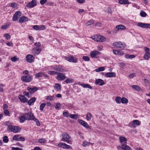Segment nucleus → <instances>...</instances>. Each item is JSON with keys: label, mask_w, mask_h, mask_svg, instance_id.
<instances>
[{"label": "nucleus", "mask_w": 150, "mask_h": 150, "mask_svg": "<svg viewBox=\"0 0 150 150\" xmlns=\"http://www.w3.org/2000/svg\"><path fill=\"white\" fill-rule=\"evenodd\" d=\"M121 148L123 150H132L130 147L125 144L121 145Z\"/></svg>", "instance_id": "22"}, {"label": "nucleus", "mask_w": 150, "mask_h": 150, "mask_svg": "<svg viewBox=\"0 0 150 150\" xmlns=\"http://www.w3.org/2000/svg\"><path fill=\"white\" fill-rule=\"evenodd\" d=\"M118 3L121 4H130L128 0H120Z\"/></svg>", "instance_id": "27"}, {"label": "nucleus", "mask_w": 150, "mask_h": 150, "mask_svg": "<svg viewBox=\"0 0 150 150\" xmlns=\"http://www.w3.org/2000/svg\"><path fill=\"white\" fill-rule=\"evenodd\" d=\"M113 46L118 48H123L125 47L126 45L125 43H122L120 42H117L114 43Z\"/></svg>", "instance_id": "6"}, {"label": "nucleus", "mask_w": 150, "mask_h": 150, "mask_svg": "<svg viewBox=\"0 0 150 150\" xmlns=\"http://www.w3.org/2000/svg\"><path fill=\"white\" fill-rule=\"evenodd\" d=\"M121 98L120 97H117L115 98V101L117 103H120L121 102Z\"/></svg>", "instance_id": "44"}, {"label": "nucleus", "mask_w": 150, "mask_h": 150, "mask_svg": "<svg viewBox=\"0 0 150 150\" xmlns=\"http://www.w3.org/2000/svg\"><path fill=\"white\" fill-rule=\"evenodd\" d=\"M92 116V114L90 112H87L86 115V118L87 120H90Z\"/></svg>", "instance_id": "32"}, {"label": "nucleus", "mask_w": 150, "mask_h": 150, "mask_svg": "<svg viewBox=\"0 0 150 150\" xmlns=\"http://www.w3.org/2000/svg\"><path fill=\"white\" fill-rule=\"evenodd\" d=\"M52 69L60 72H62L64 71V69L62 68V66L60 65L55 66Z\"/></svg>", "instance_id": "14"}, {"label": "nucleus", "mask_w": 150, "mask_h": 150, "mask_svg": "<svg viewBox=\"0 0 150 150\" xmlns=\"http://www.w3.org/2000/svg\"><path fill=\"white\" fill-rule=\"evenodd\" d=\"M66 77V76H65L64 74L62 73L58 72L56 79L58 80L63 81L64 80Z\"/></svg>", "instance_id": "11"}, {"label": "nucleus", "mask_w": 150, "mask_h": 150, "mask_svg": "<svg viewBox=\"0 0 150 150\" xmlns=\"http://www.w3.org/2000/svg\"><path fill=\"white\" fill-rule=\"evenodd\" d=\"M42 76L45 77L47 78H49V76L48 75L42 72H39L35 75V77L37 78L42 77Z\"/></svg>", "instance_id": "17"}, {"label": "nucleus", "mask_w": 150, "mask_h": 150, "mask_svg": "<svg viewBox=\"0 0 150 150\" xmlns=\"http://www.w3.org/2000/svg\"><path fill=\"white\" fill-rule=\"evenodd\" d=\"M46 105V104L45 103H42L40 105V110L41 111H43L44 108L45 107Z\"/></svg>", "instance_id": "46"}, {"label": "nucleus", "mask_w": 150, "mask_h": 150, "mask_svg": "<svg viewBox=\"0 0 150 150\" xmlns=\"http://www.w3.org/2000/svg\"><path fill=\"white\" fill-rule=\"evenodd\" d=\"M91 144V143L90 142L84 141L83 142V143L82 145L83 147H86V146L89 145Z\"/></svg>", "instance_id": "41"}, {"label": "nucleus", "mask_w": 150, "mask_h": 150, "mask_svg": "<svg viewBox=\"0 0 150 150\" xmlns=\"http://www.w3.org/2000/svg\"><path fill=\"white\" fill-rule=\"evenodd\" d=\"M137 25L139 27H140L143 28H146V23H138Z\"/></svg>", "instance_id": "34"}, {"label": "nucleus", "mask_w": 150, "mask_h": 150, "mask_svg": "<svg viewBox=\"0 0 150 150\" xmlns=\"http://www.w3.org/2000/svg\"><path fill=\"white\" fill-rule=\"evenodd\" d=\"M18 97L20 101L23 103H25L28 101L27 98L23 95H19Z\"/></svg>", "instance_id": "19"}, {"label": "nucleus", "mask_w": 150, "mask_h": 150, "mask_svg": "<svg viewBox=\"0 0 150 150\" xmlns=\"http://www.w3.org/2000/svg\"><path fill=\"white\" fill-rule=\"evenodd\" d=\"M63 115L64 116L66 117H68L69 115V113L67 112H63Z\"/></svg>", "instance_id": "60"}, {"label": "nucleus", "mask_w": 150, "mask_h": 150, "mask_svg": "<svg viewBox=\"0 0 150 150\" xmlns=\"http://www.w3.org/2000/svg\"><path fill=\"white\" fill-rule=\"evenodd\" d=\"M54 96H49L47 97V100H52L54 99Z\"/></svg>", "instance_id": "47"}, {"label": "nucleus", "mask_w": 150, "mask_h": 150, "mask_svg": "<svg viewBox=\"0 0 150 150\" xmlns=\"http://www.w3.org/2000/svg\"><path fill=\"white\" fill-rule=\"evenodd\" d=\"M135 76V73H131L129 75V77L130 79H131L134 77Z\"/></svg>", "instance_id": "57"}, {"label": "nucleus", "mask_w": 150, "mask_h": 150, "mask_svg": "<svg viewBox=\"0 0 150 150\" xmlns=\"http://www.w3.org/2000/svg\"><path fill=\"white\" fill-rule=\"evenodd\" d=\"M19 119L20 120V121L21 122H23L25 120H26V118L24 115V113L23 114V115L19 117Z\"/></svg>", "instance_id": "36"}, {"label": "nucleus", "mask_w": 150, "mask_h": 150, "mask_svg": "<svg viewBox=\"0 0 150 150\" xmlns=\"http://www.w3.org/2000/svg\"><path fill=\"white\" fill-rule=\"evenodd\" d=\"M92 39L97 42H103L105 40V38L104 37L99 35L93 36Z\"/></svg>", "instance_id": "1"}, {"label": "nucleus", "mask_w": 150, "mask_h": 150, "mask_svg": "<svg viewBox=\"0 0 150 150\" xmlns=\"http://www.w3.org/2000/svg\"><path fill=\"white\" fill-rule=\"evenodd\" d=\"M140 123L137 120H134L132 122H130L128 124V126L131 127L135 128L136 126L140 125Z\"/></svg>", "instance_id": "8"}, {"label": "nucleus", "mask_w": 150, "mask_h": 150, "mask_svg": "<svg viewBox=\"0 0 150 150\" xmlns=\"http://www.w3.org/2000/svg\"><path fill=\"white\" fill-rule=\"evenodd\" d=\"M21 80L25 82H30L33 80V76L30 75L23 76L21 77Z\"/></svg>", "instance_id": "3"}, {"label": "nucleus", "mask_w": 150, "mask_h": 150, "mask_svg": "<svg viewBox=\"0 0 150 150\" xmlns=\"http://www.w3.org/2000/svg\"><path fill=\"white\" fill-rule=\"evenodd\" d=\"M94 23V21L92 19H91L86 23V25L87 26H88L91 24H93Z\"/></svg>", "instance_id": "43"}, {"label": "nucleus", "mask_w": 150, "mask_h": 150, "mask_svg": "<svg viewBox=\"0 0 150 150\" xmlns=\"http://www.w3.org/2000/svg\"><path fill=\"white\" fill-rule=\"evenodd\" d=\"M18 137H19L18 135H15L13 137V140H16V141H18Z\"/></svg>", "instance_id": "61"}, {"label": "nucleus", "mask_w": 150, "mask_h": 150, "mask_svg": "<svg viewBox=\"0 0 150 150\" xmlns=\"http://www.w3.org/2000/svg\"><path fill=\"white\" fill-rule=\"evenodd\" d=\"M121 102L122 103H127L128 102V100L125 98H122L121 99Z\"/></svg>", "instance_id": "42"}, {"label": "nucleus", "mask_w": 150, "mask_h": 150, "mask_svg": "<svg viewBox=\"0 0 150 150\" xmlns=\"http://www.w3.org/2000/svg\"><path fill=\"white\" fill-rule=\"evenodd\" d=\"M22 13L20 11H18L16 12L13 15L12 20L13 21H16L18 19L21 15Z\"/></svg>", "instance_id": "10"}, {"label": "nucleus", "mask_w": 150, "mask_h": 150, "mask_svg": "<svg viewBox=\"0 0 150 150\" xmlns=\"http://www.w3.org/2000/svg\"><path fill=\"white\" fill-rule=\"evenodd\" d=\"M95 83L96 84H99V85L101 86L103 85L105 83L101 79H96L95 81Z\"/></svg>", "instance_id": "25"}, {"label": "nucleus", "mask_w": 150, "mask_h": 150, "mask_svg": "<svg viewBox=\"0 0 150 150\" xmlns=\"http://www.w3.org/2000/svg\"><path fill=\"white\" fill-rule=\"evenodd\" d=\"M83 59L85 61H88L90 60L89 58L87 56H83L82 57Z\"/></svg>", "instance_id": "49"}, {"label": "nucleus", "mask_w": 150, "mask_h": 150, "mask_svg": "<svg viewBox=\"0 0 150 150\" xmlns=\"http://www.w3.org/2000/svg\"><path fill=\"white\" fill-rule=\"evenodd\" d=\"M100 52L97 51L95 50L91 52L90 53L91 57H95L97 55L100 54Z\"/></svg>", "instance_id": "18"}, {"label": "nucleus", "mask_w": 150, "mask_h": 150, "mask_svg": "<svg viewBox=\"0 0 150 150\" xmlns=\"http://www.w3.org/2000/svg\"><path fill=\"white\" fill-rule=\"evenodd\" d=\"M113 53L115 55H122L124 54V53L120 50H113Z\"/></svg>", "instance_id": "24"}, {"label": "nucleus", "mask_w": 150, "mask_h": 150, "mask_svg": "<svg viewBox=\"0 0 150 150\" xmlns=\"http://www.w3.org/2000/svg\"><path fill=\"white\" fill-rule=\"evenodd\" d=\"M27 89L30 93H33L37 91L38 90V88L36 87H34L33 88L28 87L27 88Z\"/></svg>", "instance_id": "21"}, {"label": "nucleus", "mask_w": 150, "mask_h": 150, "mask_svg": "<svg viewBox=\"0 0 150 150\" xmlns=\"http://www.w3.org/2000/svg\"><path fill=\"white\" fill-rule=\"evenodd\" d=\"M24 115L26 118V120H33L35 116L33 113L31 112L24 113Z\"/></svg>", "instance_id": "5"}, {"label": "nucleus", "mask_w": 150, "mask_h": 150, "mask_svg": "<svg viewBox=\"0 0 150 150\" xmlns=\"http://www.w3.org/2000/svg\"><path fill=\"white\" fill-rule=\"evenodd\" d=\"M46 28L45 26L43 25H39V30H43Z\"/></svg>", "instance_id": "56"}, {"label": "nucleus", "mask_w": 150, "mask_h": 150, "mask_svg": "<svg viewBox=\"0 0 150 150\" xmlns=\"http://www.w3.org/2000/svg\"><path fill=\"white\" fill-rule=\"evenodd\" d=\"M116 28L118 30H123L125 29V26L122 25H119L116 26Z\"/></svg>", "instance_id": "29"}, {"label": "nucleus", "mask_w": 150, "mask_h": 150, "mask_svg": "<svg viewBox=\"0 0 150 150\" xmlns=\"http://www.w3.org/2000/svg\"><path fill=\"white\" fill-rule=\"evenodd\" d=\"M33 28L34 29L36 30H39V25H35L33 26Z\"/></svg>", "instance_id": "62"}, {"label": "nucleus", "mask_w": 150, "mask_h": 150, "mask_svg": "<svg viewBox=\"0 0 150 150\" xmlns=\"http://www.w3.org/2000/svg\"><path fill=\"white\" fill-rule=\"evenodd\" d=\"M132 88L135 90L138 91L141 90V88L140 87L137 85H133L132 86Z\"/></svg>", "instance_id": "37"}, {"label": "nucleus", "mask_w": 150, "mask_h": 150, "mask_svg": "<svg viewBox=\"0 0 150 150\" xmlns=\"http://www.w3.org/2000/svg\"><path fill=\"white\" fill-rule=\"evenodd\" d=\"M61 106V105L60 103H56L55 108L56 110H58L59 109Z\"/></svg>", "instance_id": "52"}, {"label": "nucleus", "mask_w": 150, "mask_h": 150, "mask_svg": "<svg viewBox=\"0 0 150 150\" xmlns=\"http://www.w3.org/2000/svg\"><path fill=\"white\" fill-rule=\"evenodd\" d=\"M64 58L66 60L70 62H73L74 63L77 62V59L75 58L73 56L65 57Z\"/></svg>", "instance_id": "9"}, {"label": "nucleus", "mask_w": 150, "mask_h": 150, "mask_svg": "<svg viewBox=\"0 0 150 150\" xmlns=\"http://www.w3.org/2000/svg\"><path fill=\"white\" fill-rule=\"evenodd\" d=\"M11 7L13 8L17 9L18 8L17 4L15 2L12 3L10 5Z\"/></svg>", "instance_id": "39"}, {"label": "nucleus", "mask_w": 150, "mask_h": 150, "mask_svg": "<svg viewBox=\"0 0 150 150\" xmlns=\"http://www.w3.org/2000/svg\"><path fill=\"white\" fill-rule=\"evenodd\" d=\"M79 123L84 127L87 129H90V127L87 122L82 120H79Z\"/></svg>", "instance_id": "15"}, {"label": "nucleus", "mask_w": 150, "mask_h": 150, "mask_svg": "<svg viewBox=\"0 0 150 150\" xmlns=\"http://www.w3.org/2000/svg\"><path fill=\"white\" fill-rule=\"evenodd\" d=\"M8 106L6 104H4L3 105L4 110H7Z\"/></svg>", "instance_id": "63"}, {"label": "nucleus", "mask_w": 150, "mask_h": 150, "mask_svg": "<svg viewBox=\"0 0 150 150\" xmlns=\"http://www.w3.org/2000/svg\"><path fill=\"white\" fill-rule=\"evenodd\" d=\"M105 69V67H101L98 68V69H95V71L96 72H99L103 71Z\"/></svg>", "instance_id": "35"}, {"label": "nucleus", "mask_w": 150, "mask_h": 150, "mask_svg": "<svg viewBox=\"0 0 150 150\" xmlns=\"http://www.w3.org/2000/svg\"><path fill=\"white\" fill-rule=\"evenodd\" d=\"M4 113L6 115L9 116L10 113L8 110H4Z\"/></svg>", "instance_id": "59"}, {"label": "nucleus", "mask_w": 150, "mask_h": 150, "mask_svg": "<svg viewBox=\"0 0 150 150\" xmlns=\"http://www.w3.org/2000/svg\"><path fill=\"white\" fill-rule=\"evenodd\" d=\"M8 128L15 133L18 132L21 129L18 127L14 126L12 125L8 126Z\"/></svg>", "instance_id": "4"}, {"label": "nucleus", "mask_w": 150, "mask_h": 150, "mask_svg": "<svg viewBox=\"0 0 150 150\" xmlns=\"http://www.w3.org/2000/svg\"><path fill=\"white\" fill-rule=\"evenodd\" d=\"M3 141L5 143H7L8 142V137L6 136H4L3 137Z\"/></svg>", "instance_id": "54"}, {"label": "nucleus", "mask_w": 150, "mask_h": 150, "mask_svg": "<svg viewBox=\"0 0 150 150\" xmlns=\"http://www.w3.org/2000/svg\"><path fill=\"white\" fill-rule=\"evenodd\" d=\"M73 80L70 79L69 78H67L66 80L64 81V82L67 83H72Z\"/></svg>", "instance_id": "50"}, {"label": "nucleus", "mask_w": 150, "mask_h": 150, "mask_svg": "<svg viewBox=\"0 0 150 150\" xmlns=\"http://www.w3.org/2000/svg\"><path fill=\"white\" fill-rule=\"evenodd\" d=\"M36 100V98L35 97H33L30 99L28 102L29 105H30L33 103H34L35 101Z\"/></svg>", "instance_id": "31"}, {"label": "nucleus", "mask_w": 150, "mask_h": 150, "mask_svg": "<svg viewBox=\"0 0 150 150\" xmlns=\"http://www.w3.org/2000/svg\"><path fill=\"white\" fill-rule=\"evenodd\" d=\"M34 58V57L31 54H28L26 56V60L29 63H31Z\"/></svg>", "instance_id": "16"}, {"label": "nucleus", "mask_w": 150, "mask_h": 150, "mask_svg": "<svg viewBox=\"0 0 150 150\" xmlns=\"http://www.w3.org/2000/svg\"><path fill=\"white\" fill-rule=\"evenodd\" d=\"M78 115L76 114H70L69 115V117L72 119H76L78 118Z\"/></svg>", "instance_id": "40"}, {"label": "nucleus", "mask_w": 150, "mask_h": 150, "mask_svg": "<svg viewBox=\"0 0 150 150\" xmlns=\"http://www.w3.org/2000/svg\"><path fill=\"white\" fill-rule=\"evenodd\" d=\"M33 50L35 51L34 53V55H38L41 52V49L38 47L34 48H33Z\"/></svg>", "instance_id": "28"}, {"label": "nucleus", "mask_w": 150, "mask_h": 150, "mask_svg": "<svg viewBox=\"0 0 150 150\" xmlns=\"http://www.w3.org/2000/svg\"><path fill=\"white\" fill-rule=\"evenodd\" d=\"M105 76L107 77H115V73L113 72H108L105 74Z\"/></svg>", "instance_id": "26"}, {"label": "nucleus", "mask_w": 150, "mask_h": 150, "mask_svg": "<svg viewBox=\"0 0 150 150\" xmlns=\"http://www.w3.org/2000/svg\"><path fill=\"white\" fill-rule=\"evenodd\" d=\"M18 59L16 58V57L15 56L13 57H12L11 59V60L13 62H15L18 60Z\"/></svg>", "instance_id": "58"}, {"label": "nucleus", "mask_w": 150, "mask_h": 150, "mask_svg": "<svg viewBox=\"0 0 150 150\" xmlns=\"http://www.w3.org/2000/svg\"><path fill=\"white\" fill-rule=\"evenodd\" d=\"M37 5V1L36 0H32L31 1L29 2L26 5V6L28 8H32Z\"/></svg>", "instance_id": "12"}, {"label": "nucleus", "mask_w": 150, "mask_h": 150, "mask_svg": "<svg viewBox=\"0 0 150 150\" xmlns=\"http://www.w3.org/2000/svg\"><path fill=\"white\" fill-rule=\"evenodd\" d=\"M47 141V140L45 138H41L39 139L38 142L40 144L45 143Z\"/></svg>", "instance_id": "38"}, {"label": "nucleus", "mask_w": 150, "mask_h": 150, "mask_svg": "<svg viewBox=\"0 0 150 150\" xmlns=\"http://www.w3.org/2000/svg\"><path fill=\"white\" fill-rule=\"evenodd\" d=\"M78 84L82 86L84 88H88L90 89H92V87L88 84H84L81 83L80 82H79L78 83Z\"/></svg>", "instance_id": "23"}, {"label": "nucleus", "mask_w": 150, "mask_h": 150, "mask_svg": "<svg viewBox=\"0 0 150 150\" xmlns=\"http://www.w3.org/2000/svg\"><path fill=\"white\" fill-rule=\"evenodd\" d=\"M12 150H23L21 148H20L18 147H12Z\"/></svg>", "instance_id": "64"}, {"label": "nucleus", "mask_w": 150, "mask_h": 150, "mask_svg": "<svg viewBox=\"0 0 150 150\" xmlns=\"http://www.w3.org/2000/svg\"><path fill=\"white\" fill-rule=\"evenodd\" d=\"M54 87L55 89L57 91H59L61 90V86L59 83L55 84Z\"/></svg>", "instance_id": "33"}, {"label": "nucleus", "mask_w": 150, "mask_h": 150, "mask_svg": "<svg viewBox=\"0 0 150 150\" xmlns=\"http://www.w3.org/2000/svg\"><path fill=\"white\" fill-rule=\"evenodd\" d=\"M140 15L143 17H145L146 16V13L142 11L140 13Z\"/></svg>", "instance_id": "55"}, {"label": "nucleus", "mask_w": 150, "mask_h": 150, "mask_svg": "<svg viewBox=\"0 0 150 150\" xmlns=\"http://www.w3.org/2000/svg\"><path fill=\"white\" fill-rule=\"evenodd\" d=\"M58 72L54 71H49L48 72L49 74L51 75H53L54 74H57Z\"/></svg>", "instance_id": "48"}, {"label": "nucleus", "mask_w": 150, "mask_h": 150, "mask_svg": "<svg viewBox=\"0 0 150 150\" xmlns=\"http://www.w3.org/2000/svg\"><path fill=\"white\" fill-rule=\"evenodd\" d=\"M120 142L121 143L124 142L125 144H126L127 141V139L125 137H120L119 138Z\"/></svg>", "instance_id": "30"}, {"label": "nucleus", "mask_w": 150, "mask_h": 150, "mask_svg": "<svg viewBox=\"0 0 150 150\" xmlns=\"http://www.w3.org/2000/svg\"><path fill=\"white\" fill-rule=\"evenodd\" d=\"M62 138V141H65L68 143H70L71 142L70 140L69 139L71 138V137L69 136V134L65 132H64L61 135Z\"/></svg>", "instance_id": "2"}, {"label": "nucleus", "mask_w": 150, "mask_h": 150, "mask_svg": "<svg viewBox=\"0 0 150 150\" xmlns=\"http://www.w3.org/2000/svg\"><path fill=\"white\" fill-rule=\"evenodd\" d=\"M28 21V18L26 16H22L19 19V21L20 23H24Z\"/></svg>", "instance_id": "20"}, {"label": "nucleus", "mask_w": 150, "mask_h": 150, "mask_svg": "<svg viewBox=\"0 0 150 150\" xmlns=\"http://www.w3.org/2000/svg\"><path fill=\"white\" fill-rule=\"evenodd\" d=\"M9 24L8 23H7L5 25H2L1 27V28L2 29H5L8 27Z\"/></svg>", "instance_id": "53"}, {"label": "nucleus", "mask_w": 150, "mask_h": 150, "mask_svg": "<svg viewBox=\"0 0 150 150\" xmlns=\"http://www.w3.org/2000/svg\"><path fill=\"white\" fill-rule=\"evenodd\" d=\"M145 53L144 56V58L146 60H148L149 58L150 57V50L147 47H145L144 48Z\"/></svg>", "instance_id": "7"}, {"label": "nucleus", "mask_w": 150, "mask_h": 150, "mask_svg": "<svg viewBox=\"0 0 150 150\" xmlns=\"http://www.w3.org/2000/svg\"><path fill=\"white\" fill-rule=\"evenodd\" d=\"M33 120L34 121L36 122V124L38 126H40V124L39 122V121L37 119L35 118V117Z\"/></svg>", "instance_id": "45"}, {"label": "nucleus", "mask_w": 150, "mask_h": 150, "mask_svg": "<svg viewBox=\"0 0 150 150\" xmlns=\"http://www.w3.org/2000/svg\"><path fill=\"white\" fill-rule=\"evenodd\" d=\"M4 36L5 37L7 40H9L11 38V36L8 33H5Z\"/></svg>", "instance_id": "51"}, {"label": "nucleus", "mask_w": 150, "mask_h": 150, "mask_svg": "<svg viewBox=\"0 0 150 150\" xmlns=\"http://www.w3.org/2000/svg\"><path fill=\"white\" fill-rule=\"evenodd\" d=\"M59 147H62L64 149H71V146L65 143H59L58 144Z\"/></svg>", "instance_id": "13"}]
</instances>
